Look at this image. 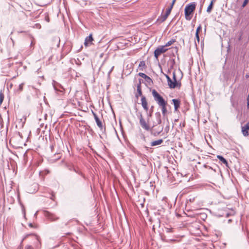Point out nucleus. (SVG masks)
Wrapping results in <instances>:
<instances>
[{"label": "nucleus", "instance_id": "obj_3", "mask_svg": "<svg viewBox=\"0 0 249 249\" xmlns=\"http://www.w3.org/2000/svg\"><path fill=\"white\" fill-rule=\"evenodd\" d=\"M139 118L140 120V124L142 127L147 131H150L151 130L150 126L148 123L146 122L142 113L140 114Z\"/></svg>", "mask_w": 249, "mask_h": 249}, {"label": "nucleus", "instance_id": "obj_46", "mask_svg": "<svg viewBox=\"0 0 249 249\" xmlns=\"http://www.w3.org/2000/svg\"><path fill=\"white\" fill-rule=\"evenodd\" d=\"M34 44L33 42V41H32V42H31V46H32V45H33Z\"/></svg>", "mask_w": 249, "mask_h": 249}, {"label": "nucleus", "instance_id": "obj_9", "mask_svg": "<svg viewBox=\"0 0 249 249\" xmlns=\"http://www.w3.org/2000/svg\"><path fill=\"white\" fill-rule=\"evenodd\" d=\"M141 101H142V105L143 107V109L146 111H147L148 108V105L146 99L145 97L142 96L141 98Z\"/></svg>", "mask_w": 249, "mask_h": 249}, {"label": "nucleus", "instance_id": "obj_21", "mask_svg": "<svg viewBox=\"0 0 249 249\" xmlns=\"http://www.w3.org/2000/svg\"><path fill=\"white\" fill-rule=\"evenodd\" d=\"M4 98V94L2 90L0 91V104L1 105L3 101Z\"/></svg>", "mask_w": 249, "mask_h": 249}, {"label": "nucleus", "instance_id": "obj_7", "mask_svg": "<svg viewBox=\"0 0 249 249\" xmlns=\"http://www.w3.org/2000/svg\"><path fill=\"white\" fill-rule=\"evenodd\" d=\"M242 133L245 137L249 135V122L242 126Z\"/></svg>", "mask_w": 249, "mask_h": 249}, {"label": "nucleus", "instance_id": "obj_32", "mask_svg": "<svg viewBox=\"0 0 249 249\" xmlns=\"http://www.w3.org/2000/svg\"><path fill=\"white\" fill-rule=\"evenodd\" d=\"M171 12V11H170V9H167L166 10V13L164 14H165L166 16H167L168 17L169 15H170Z\"/></svg>", "mask_w": 249, "mask_h": 249}, {"label": "nucleus", "instance_id": "obj_12", "mask_svg": "<svg viewBox=\"0 0 249 249\" xmlns=\"http://www.w3.org/2000/svg\"><path fill=\"white\" fill-rule=\"evenodd\" d=\"M137 90L138 94H137L136 95V96L138 98L139 96L142 95V89H141V83L140 81L139 83L137 84Z\"/></svg>", "mask_w": 249, "mask_h": 249}, {"label": "nucleus", "instance_id": "obj_5", "mask_svg": "<svg viewBox=\"0 0 249 249\" xmlns=\"http://www.w3.org/2000/svg\"><path fill=\"white\" fill-rule=\"evenodd\" d=\"M44 215L51 221H55L59 219V217L56 214L51 213L48 211L44 212Z\"/></svg>", "mask_w": 249, "mask_h": 249}, {"label": "nucleus", "instance_id": "obj_10", "mask_svg": "<svg viewBox=\"0 0 249 249\" xmlns=\"http://www.w3.org/2000/svg\"><path fill=\"white\" fill-rule=\"evenodd\" d=\"M92 113H93L94 118L96 121L97 125L100 128H102L103 127V125H102V123L101 121L100 120L99 118H98V117L97 116V114L95 113H94V112L92 111Z\"/></svg>", "mask_w": 249, "mask_h": 249}, {"label": "nucleus", "instance_id": "obj_22", "mask_svg": "<svg viewBox=\"0 0 249 249\" xmlns=\"http://www.w3.org/2000/svg\"><path fill=\"white\" fill-rule=\"evenodd\" d=\"M139 75L145 79H150V78L149 76H148L147 75H146L145 74H144V73L140 72L139 73Z\"/></svg>", "mask_w": 249, "mask_h": 249}, {"label": "nucleus", "instance_id": "obj_29", "mask_svg": "<svg viewBox=\"0 0 249 249\" xmlns=\"http://www.w3.org/2000/svg\"><path fill=\"white\" fill-rule=\"evenodd\" d=\"M165 231L167 233L172 232H173V229L172 228H165Z\"/></svg>", "mask_w": 249, "mask_h": 249}, {"label": "nucleus", "instance_id": "obj_17", "mask_svg": "<svg viewBox=\"0 0 249 249\" xmlns=\"http://www.w3.org/2000/svg\"><path fill=\"white\" fill-rule=\"evenodd\" d=\"M215 1V0H211V3H210V5L208 6L207 9V12L208 13H210L211 12L212 8H213V4Z\"/></svg>", "mask_w": 249, "mask_h": 249}, {"label": "nucleus", "instance_id": "obj_16", "mask_svg": "<svg viewBox=\"0 0 249 249\" xmlns=\"http://www.w3.org/2000/svg\"><path fill=\"white\" fill-rule=\"evenodd\" d=\"M168 18V16L165 14L161 15L157 19V21H159L160 23L164 22Z\"/></svg>", "mask_w": 249, "mask_h": 249}, {"label": "nucleus", "instance_id": "obj_39", "mask_svg": "<svg viewBox=\"0 0 249 249\" xmlns=\"http://www.w3.org/2000/svg\"><path fill=\"white\" fill-rule=\"evenodd\" d=\"M165 76L167 81L169 80V78H170V77L167 74H165Z\"/></svg>", "mask_w": 249, "mask_h": 249}, {"label": "nucleus", "instance_id": "obj_14", "mask_svg": "<svg viewBox=\"0 0 249 249\" xmlns=\"http://www.w3.org/2000/svg\"><path fill=\"white\" fill-rule=\"evenodd\" d=\"M52 41L53 42V45H54L56 44L57 47H58L59 46L60 40L59 37L55 36L53 37L52 38Z\"/></svg>", "mask_w": 249, "mask_h": 249}, {"label": "nucleus", "instance_id": "obj_26", "mask_svg": "<svg viewBox=\"0 0 249 249\" xmlns=\"http://www.w3.org/2000/svg\"><path fill=\"white\" fill-rule=\"evenodd\" d=\"M70 170H72V171H74L75 172H76V173H77L79 175H81V176H83L82 173L80 171L77 170L74 167H73L72 169H70Z\"/></svg>", "mask_w": 249, "mask_h": 249}, {"label": "nucleus", "instance_id": "obj_4", "mask_svg": "<svg viewBox=\"0 0 249 249\" xmlns=\"http://www.w3.org/2000/svg\"><path fill=\"white\" fill-rule=\"evenodd\" d=\"M168 50L164 45L159 46L154 51L155 57L158 59L161 53H165Z\"/></svg>", "mask_w": 249, "mask_h": 249}, {"label": "nucleus", "instance_id": "obj_31", "mask_svg": "<svg viewBox=\"0 0 249 249\" xmlns=\"http://www.w3.org/2000/svg\"><path fill=\"white\" fill-rule=\"evenodd\" d=\"M248 2H249V0H245L243 2V4H242V7H245L246 5L248 3Z\"/></svg>", "mask_w": 249, "mask_h": 249}, {"label": "nucleus", "instance_id": "obj_2", "mask_svg": "<svg viewBox=\"0 0 249 249\" xmlns=\"http://www.w3.org/2000/svg\"><path fill=\"white\" fill-rule=\"evenodd\" d=\"M196 3L193 2L186 5L184 9V14L186 20H190L192 19V14L196 10Z\"/></svg>", "mask_w": 249, "mask_h": 249}, {"label": "nucleus", "instance_id": "obj_28", "mask_svg": "<svg viewBox=\"0 0 249 249\" xmlns=\"http://www.w3.org/2000/svg\"><path fill=\"white\" fill-rule=\"evenodd\" d=\"M195 36H196V38L197 40V43L199 44V41H200L199 33H196Z\"/></svg>", "mask_w": 249, "mask_h": 249}, {"label": "nucleus", "instance_id": "obj_33", "mask_svg": "<svg viewBox=\"0 0 249 249\" xmlns=\"http://www.w3.org/2000/svg\"><path fill=\"white\" fill-rule=\"evenodd\" d=\"M180 127H184L185 126V121H183L182 123H180L179 124Z\"/></svg>", "mask_w": 249, "mask_h": 249}, {"label": "nucleus", "instance_id": "obj_24", "mask_svg": "<svg viewBox=\"0 0 249 249\" xmlns=\"http://www.w3.org/2000/svg\"><path fill=\"white\" fill-rule=\"evenodd\" d=\"M167 122H168V124H167V125L166 126L165 129H164V131L167 133L169 131V128H170V126H169V121L167 119Z\"/></svg>", "mask_w": 249, "mask_h": 249}, {"label": "nucleus", "instance_id": "obj_20", "mask_svg": "<svg viewBox=\"0 0 249 249\" xmlns=\"http://www.w3.org/2000/svg\"><path fill=\"white\" fill-rule=\"evenodd\" d=\"M139 67L141 68V70L142 71L143 68H145L146 67L145 62L144 61H141L139 63Z\"/></svg>", "mask_w": 249, "mask_h": 249}, {"label": "nucleus", "instance_id": "obj_38", "mask_svg": "<svg viewBox=\"0 0 249 249\" xmlns=\"http://www.w3.org/2000/svg\"><path fill=\"white\" fill-rule=\"evenodd\" d=\"M247 103H248V106H249V94L247 97Z\"/></svg>", "mask_w": 249, "mask_h": 249}, {"label": "nucleus", "instance_id": "obj_43", "mask_svg": "<svg viewBox=\"0 0 249 249\" xmlns=\"http://www.w3.org/2000/svg\"><path fill=\"white\" fill-rule=\"evenodd\" d=\"M36 26L37 28H40L41 27L40 25L39 24H36Z\"/></svg>", "mask_w": 249, "mask_h": 249}, {"label": "nucleus", "instance_id": "obj_48", "mask_svg": "<svg viewBox=\"0 0 249 249\" xmlns=\"http://www.w3.org/2000/svg\"><path fill=\"white\" fill-rule=\"evenodd\" d=\"M53 196H52V197L51 198V199H53Z\"/></svg>", "mask_w": 249, "mask_h": 249}, {"label": "nucleus", "instance_id": "obj_47", "mask_svg": "<svg viewBox=\"0 0 249 249\" xmlns=\"http://www.w3.org/2000/svg\"><path fill=\"white\" fill-rule=\"evenodd\" d=\"M249 75H248V74L246 75V78H248V77H249Z\"/></svg>", "mask_w": 249, "mask_h": 249}, {"label": "nucleus", "instance_id": "obj_45", "mask_svg": "<svg viewBox=\"0 0 249 249\" xmlns=\"http://www.w3.org/2000/svg\"><path fill=\"white\" fill-rule=\"evenodd\" d=\"M144 148L146 150H148L149 148V147H147V146H145L144 147Z\"/></svg>", "mask_w": 249, "mask_h": 249}, {"label": "nucleus", "instance_id": "obj_40", "mask_svg": "<svg viewBox=\"0 0 249 249\" xmlns=\"http://www.w3.org/2000/svg\"><path fill=\"white\" fill-rule=\"evenodd\" d=\"M174 49L175 50L176 53H178V48L177 47H176L174 48Z\"/></svg>", "mask_w": 249, "mask_h": 249}, {"label": "nucleus", "instance_id": "obj_51", "mask_svg": "<svg viewBox=\"0 0 249 249\" xmlns=\"http://www.w3.org/2000/svg\"><path fill=\"white\" fill-rule=\"evenodd\" d=\"M109 88V85L107 86V89Z\"/></svg>", "mask_w": 249, "mask_h": 249}, {"label": "nucleus", "instance_id": "obj_11", "mask_svg": "<svg viewBox=\"0 0 249 249\" xmlns=\"http://www.w3.org/2000/svg\"><path fill=\"white\" fill-rule=\"evenodd\" d=\"M93 40V38L91 35H90L89 36H87L85 40L84 45L85 46H88L89 44H90Z\"/></svg>", "mask_w": 249, "mask_h": 249}, {"label": "nucleus", "instance_id": "obj_8", "mask_svg": "<svg viewBox=\"0 0 249 249\" xmlns=\"http://www.w3.org/2000/svg\"><path fill=\"white\" fill-rule=\"evenodd\" d=\"M172 101L174 104L175 111H178L180 106V100L179 99H173Z\"/></svg>", "mask_w": 249, "mask_h": 249}, {"label": "nucleus", "instance_id": "obj_27", "mask_svg": "<svg viewBox=\"0 0 249 249\" xmlns=\"http://www.w3.org/2000/svg\"><path fill=\"white\" fill-rule=\"evenodd\" d=\"M31 235L35 236L36 240L38 241V242L39 244H40V238L37 235L34 234H32Z\"/></svg>", "mask_w": 249, "mask_h": 249}, {"label": "nucleus", "instance_id": "obj_37", "mask_svg": "<svg viewBox=\"0 0 249 249\" xmlns=\"http://www.w3.org/2000/svg\"><path fill=\"white\" fill-rule=\"evenodd\" d=\"M162 129H163V128H162L161 129V130H160V131L158 132L157 133V134L154 133V135L155 136H156L157 135H159V134H160V133L162 131Z\"/></svg>", "mask_w": 249, "mask_h": 249}, {"label": "nucleus", "instance_id": "obj_30", "mask_svg": "<svg viewBox=\"0 0 249 249\" xmlns=\"http://www.w3.org/2000/svg\"><path fill=\"white\" fill-rule=\"evenodd\" d=\"M201 25L200 24L198 27L196 29V33H199V32L201 30Z\"/></svg>", "mask_w": 249, "mask_h": 249}, {"label": "nucleus", "instance_id": "obj_19", "mask_svg": "<svg viewBox=\"0 0 249 249\" xmlns=\"http://www.w3.org/2000/svg\"><path fill=\"white\" fill-rule=\"evenodd\" d=\"M156 115L157 117V122L158 124H160L161 123V115L160 113H156Z\"/></svg>", "mask_w": 249, "mask_h": 249}, {"label": "nucleus", "instance_id": "obj_42", "mask_svg": "<svg viewBox=\"0 0 249 249\" xmlns=\"http://www.w3.org/2000/svg\"><path fill=\"white\" fill-rule=\"evenodd\" d=\"M173 6H172V5L171 4L170 6L168 9H170V10L171 11L173 8Z\"/></svg>", "mask_w": 249, "mask_h": 249}, {"label": "nucleus", "instance_id": "obj_34", "mask_svg": "<svg viewBox=\"0 0 249 249\" xmlns=\"http://www.w3.org/2000/svg\"><path fill=\"white\" fill-rule=\"evenodd\" d=\"M24 84L22 83L19 85V90H22L23 89V86Z\"/></svg>", "mask_w": 249, "mask_h": 249}, {"label": "nucleus", "instance_id": "obj_1", "mask_svg": "<svg viewBox=\"0 0 249 249\" xmlns=\"http://www.w3.org/2000/svg\"><path fill=\"white\" fill-rule=\"evenodd\" d=\"M152 94L154 100L161 108L163 117L167 118L168 110L167 107L168 106L167 101H165L155 89L152 90Z\"/></svg>", "mask_w": 249, "mask_h": 249}, {"label": "nucleus", "instance_id": "obj_23", "mask_svg": "<svg viewBox=\"0 0 249 249\" xmlns=\"http://www.w3.org/2000/svg\"><path fill=\"white\" fill-rule=\"evenodd\" d=\"M196 198V197H195L190 196L189 199L187 200V202L188 203L189 201L190 202H194L195 201Z\"/></svg>", "mask_w": 249, "mask_h": 249}, {"label": "nucleus", "instance_id": "obj_35", "mask_svg": "<svg viewBox=\"0 0 249 249\" xmlns=\"http://www.w3.org/2000/svg\"><path fill=\"white\" fill-rule=\"evenodd\" d=\"M173 79H174V81H177V79H176V74H175V72H173Z\"/></svg>", "mask_w": 249, "mask_h": 249}, {"label": "nucleus", "instance_id": "obj_18", "mask_svg": "<svg viewBox=\"0 0 249 249\" xmlns=\"http://www.w3.org/2000/svg\"><path fill=\"white\" fill-rule=\"evenodd\" d=\"M176 41V40L175 39L172 38L170 41L167 42L165 45H164L165 47H168L172 45L174 43H175Z\"/></svg>", "mask_w": 249, "mask_h": 249}, {"label": "nucleus", "instance_id": "obj_44", "mask_svg": "<svg viewBox=\"0 0 249 249\" xmlns=\"http://www.w3.org/2000/svg\"><path fill=\"white\" fill-rule=\"evenodd\" d=\"M26 249H33V248L31 246H28L26 247Z\"/></svg>", "mask_w": 249, "mask_h": 249}, {"label": "nucleus", "instance_id": "obj_36", "mask_svg": "<svg viewBox=\"0 0 249 249\" xmlns=\"http://www.w3.org/2000/svg\"><path fill=\"white\" fill-rule=\"evenodd\" d=\"M28 226H29L30 227H31V228H36V227H35V226L33 225V224L32 223H29V224H28Z\"/></svg>", "mask_w": 249, "mask_h": 249}, {"label": "nucleus", "instance_id": "obj_15", "mask_svg": "<svg viewBox=\"0 0 249 249\" xmlns=\"http://www.w3.org/2000/svg\"><path fill=\"white\" fill-rule=\"evenodd\" d=\"M217 158L222 163L225 164L227 166H228V161L223 157L220 155H217Z\"/></svg>", "mask_w": 249, "mask_h": 249}, {"label": "nucleus", "instance_id": "obj_49", "mask_svg": "<svg viewBox=\"0 0 249 249\" xmlns=\"http://www.w3.org/2000/svg\"><path fill=\"white\" fill-rule=\"evenodd\" d=\"M113 69V67L112 68L111 70L109 71V72H111V70Z\"/></svg>", "mask_w": 249, "mask_h": 249}, {"label": "nucleus", "instance_id": "obj_25", "mask_svg": "<svg viewBox=\"0 0 249 249\" xmlns=\"http://www.w3.org/2000/svg\"><path fill=\"white\" fill-rule=\"evenodd\" d=\"M203 167L205 168H207V169H211V170H213L214 172H216L215 170V169H213L212 167L210 166H208L207 165V164H205L203 165Z\"/></svg>", "mask_w": 249, "mask_h": 249}, {"label": "nucleus", "instance_id": "obj_6", "mask_svg": "<svg viewBox=\"0 0 249 249\" xmlns=\"http://www.w3.org/2000/svg\"><path fill=\"white\" fill-rule=\"evenodd\" d=\"M168 85L170 89H175L178 88L179 89L181 87V83L178 82L177 81H173L171 78H169V80L167 81Z\"/></svg>", "mask_w": 249, "mask_h": 249}, {"label": "nucleus", "instance_id": "obj_41", "mask_svg": "<svg viewBox=\"0 0 249 249\" xmlns=\"http://www.w3.org/2000/svg\"><path fill=\"white\" fill-rule=\"evenodd\" d=\"M176 0H173L172 2L171 3V5H172V6H174L175 3L176 2Z\"/></svg>", "mask_w": 249, "mask_h": 249}, {"label": "nucleus", "instance_id": "obj_50", "mask_svg": "<svg viewBox=\"0 0 249 249\" xmlns=\"http://www.w3.org/2000/svg\"><path fill=\"white\" fill-rule=\"evenodd\" d=\"M178 121V119H176V120H175V122H177Z\"/></svg>", "mask_w": 249, "mask_h": 249}, {"label": "nucleus", "instance_id": "obj_13", "mask_svg": "<svg viewBox=\"0 0 249 249\" xmlns=\"http://www.w3.org/2000/svg\"><path fill=\"white\" fill-rule=\"evenodd\" d=\"M163 142L162 139H159L158 140L153 141L150 143L151 146H155L156 145H160Z\"/></svg>", "mask_w": 249, "mask_h": 249}]
</instances>
